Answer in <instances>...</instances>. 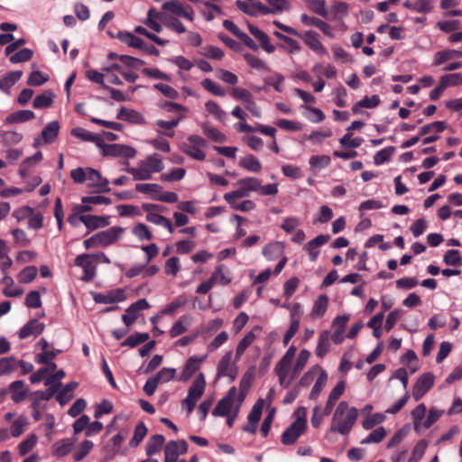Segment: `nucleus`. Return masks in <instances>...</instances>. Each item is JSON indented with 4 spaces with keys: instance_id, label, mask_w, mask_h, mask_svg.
<instances>
[{
    "instance_id": "nucleus-1",
    "label": "nucleus",
    "mask_w": 462,
    "mask_h": 462,
    "mask_svg": "<svg viewBox=\"0 0 462 462\" xmlns=\"http://www.w3.org/2000/svg\"><path fill=\"white\" fill-rule=\"evenodd\" d=\"M358 418V410L350 407L345 401L340 402L332 416L330 432L347 435L353 429Z\"/></svg>"
},
{
    "instance_id": "nucleus-2",
    "label": "nucleus",
    "mask_w": 462,
    "mask_h": 462,
    "mask_svg": "<svg viewBox=\"0 0 462 462\" xmlns=\"http://www.w3.org/2000/svg\"><path fill=\"white\" fill-rule=\"evenodd\" d=\"M164 169V163L157 153L147 156L140 161L136 167L127 169V172L132 174L136 180H150L153 173L162 171Z\"/></svg>"
},
{
    "instance_id": "nucleus-3",
    "label": "nucleus",
    "mask_w": 462,
    "mask_h": 462,
    "mask_svg": "<svg viewBox=\"0 0 462 462\" xmlns=\"http://www.w3.org/2000/svg\"><path fill=\"white\" fill-rule=\"evenodd\" d=\"M245 400L244 393H237L236 387H232L226 397L220 400L212 411L214 416H228L234 413L235 416L238 413L240 406Z\"/></svg>"
},
{
    "instance_id": "nucleus-4",
    "label": "nucleus",
    "mask_w": 462,
    "mask_h": 462,
    "mask_svg": "<svg viewBox=\"0 0 462 462\" xmlns=\"http://www.w3.org/2000/svg\"><path fill=\"white\" fill-rule=\"evenodd\" d=\"M293 415L295 420L282 435V443L284 445L294 444L307 428V409L305 407H299Z\"/></svg>"
},
{
    "instance_id": "nucleus-5",
    "label": "nucleus",
    "mask_w": 462,
    "mask_h": 462,
    "mask_svg": "<svg viewBox=\"0 0 462 462\" xmlns=\"http://www.w3.org/2000/svg\"><path fill=\"white\" fill-rule=\"evenodd\" d=\"M236 186V190L227 192L224 195L226 202H233L234 199H239L250 195L251 192L257 191L260 189V180L254 177H247L239 180Z\"/></svg>"
},
{
    "instance_id": "nucleus-6",
    "label": "nucleus",
    "mask_w": 462,
    "mask_h": 462,
    "mask_svg": "<svg viewBox=\"0 0 462 462\" xmlns=\"http://www.w3.org/2000/svg\"><path fill=\"white\" fill-rule=\"evenodd\" d=\"M205 387V376L199 374L189 387L187 397L182 401V406L186 407L188 413H191L194 410L196 403L204 393Z\"/></svg>"
},
{
    "instance_id": "nucleus-7",
    "label": "nucleus",
    "mask_w": 462,
    "mask_h": 462,
    "mask_svg": "<svg viewBox=\"0 0 462 462\" xmlns=\"http://www.w3.org/2000/svg\"><path fill=\"white\" fill-rule=\"evenodd\" d=\"M207 145V142L204 138L197 134H191L188 137L187 143H184L181 149L188 156L198 161H204L206 153L203 149L206 148Z\"/></svg>"
},
{
    "instance_id": "nucleus-8",
    "label": "nucleus",
    "mask_w": 462,
    "mask_h": 462,
    "mask_svg": "<svg viewBox=\"0 0 462 462\" xmlns=\"http://www.w3.org/2000/svg\"><path fill=\"white\" fill-rule=\"evenodd\" d=\"M233 351L228 350L219 360L217 366V377H227L229 382H233L237 374L238 367L236 365V360L232 361Z\"/></svg>"
},
{
    "instance_id": "nucleus-9",
    "label": "nucleus",
    "mask_w": 462,
    "mask_h": 462,
    "mask_svg": "<svg viewBox=\"0 0 462 462\" xmlns=\"http://www.w3.org/2000/svg\"><path fill=\"white\" fill-rule=\"evenodd\" d=\"M162 9L164 11V14H174L189 22H193L195 18L193 8L187 4L180 2L179 0H170L165 2L162 5Z\"/></svg>"
},
{
    "instance_id": "nucleus-10",
    "label": "nucleus",
    "mask_w": 462,
    "mask_h": 462,
    "mask_svg": "<svg viewBox=\"0 0 462 462\" xmlns=\"http://www.w3.org/2000/svg\"><path fill=\"white\" fill-rule=\"evenodd\" d=\"M99 148L101 149V153L104 156L131 159L136 155V150L134 148L120 143L106 144L101 141Z\"/></svg>"
},
{
    "instance_id": "nucleus-11",
    "label": "nucleus",
    "mask_w": 462,
    "mask_h": 462,
    "mask_svg": "<svg viewBox=\"0 0 462 462\" xmlns=\"http://www.w3.org/2000/svg\"><path fill=\"white\" fill-rule=\"evenodd\" d=\"M75 264L79 266L84 271L82 280L84 282H90L96 276L97 272V262L92 254H82L76 257Z\"/></svg>"
},
{
    "instance_id": "nucleus-12",
    "label": "nucleus",
    "mask_w": 462,
    "mask_h": 462,
    "mask_svg": "<svg viewBox=\"0 0 462 462\" xmlns=\"http://www.w3.org/2000/svg\"><path fill=\"white\" fill-rule=\"evenodd\" d=\"M188 451V444L185 440H171L164 449V461L176 462L180 455H183Z\"/></svg>"
},
{
    "instance_id": "nucleus-13",
    "label": "nucleus",
    "mask_w": 462,
    "mask_h": 462,
    "mask_svg": "<svg viewBox=\"0 0 462 462\" xmlns=\"http://www.w3.org/2000/svg\"><path fill=\"white\" fill-rule=\"evenodd\" d=\"M434 375L431 373L422 374L416 381L413 389L412 396L415 401H419L422 396L430 391L434 383Z\"/></svg>"
},
{
    "instance_id": "nucleus-14",
    "label": "nucleus",
    "mask_w": 462,
    "mask_h": 462,
    "mask_svg": "<svg viewBox=\"0 0 462 462\" xmlns=\"http://www.w3.org/2000/svg\"><path fill=\"white\" fill-rule=\"evenodd\" d=\"M93 300L99 304H112L125 300L126 295L124 289L111 290L106 293L94 292Z\"/></svg>"
},
{
    "instance_id": "nucleus-15",
    "label": "nucleus",
    "mask_w": 462,
    "mask_h": 462,
    "mask_svg": "<svg viewBox=\"0 0 462 462\" xmlns=\"http://www.w3.org/2000/svg\"><path fill=\"white\" fill-rule=\"evenodd\" d=\"M60 131L58 121H52L45 125L41 135L33 141V147H38L43 143H51L57 138Z\"/></svg>"
},
{
    "instance_id": "nucleus-16",
    "label": "nucleus",
    "mask_w": 462,
    "mask_h": 462,
    "mask_svg": "<svg viewBox=\"0 0 462 462\" xmlns=\"http://www.w3.org/2000/svg\"><path fill=\"white\" fill-rule=\"evenodd\" d=\"M299 37H301L304 43L318 55L324 56L328 54V51L322 44L320 37L317 32L312 30L306 31L304 33L300 34Z\"/></svg>"
},
{
    "instance_id": "nucleus-17",
    "label": "nucleus",
    "mask_w": 462,
    "mask_h": 462,
    "mask_svg": "<svg viewBox=\"0 0 462 462\" xmlns=\"http://www.w3.org/2000/svg\"><path fill=\"white\" fill-rule=\"evenodd\" d=\"M150 308L148 301L145 299L138 300L131 304L122 316L123 322L130 327L138 318L140 310H147Z\"/></svg>"
},
{
    "instance_id": "nucleus-18",
    "label": "nucleus",
    "mask_w": 462,
    "mask_h": 462,
    "mask_svg": "<svg viewBox=\"0 0 462 462\" xmlns=\"http://www.w3.org/2000/svg\"><path fill=\"white\" fill-rule=\"evenodd\" d=\"M125 234V228L112 226L106 230L97 233L101 247H106L116 243Z\"/></svg>"
},
{
    "instance_id": "nucleus-19",
    "label": "nucleus",
    "mask_w": 462,
    "mask_h": 462,
    "mask_svg": "<svg viewBox=\"0 0 462 462\" xmlns=\"http://www.w3.org/2000/svg\"><path fill=\"white\" fill-rule=\"evenodd\" d=\"M236 6L245 14L250 16H257L259 14H268V6L260 1L247 3L243 1H236Z\"/></svg>"
},
{
    "instance_id": "nucleus-20",
    "label": "nucleus",
    "mask_w": 462,
    "mask_h": 462,
    "mask_svg": "<svg viewBox=\"0 0 462 462\" xmlns=\"http://www.w3.org/2000/svg\"><path fill=\"white\" fill-rule=\"evenodd\" d=\"M223 26L236 36L245 46L253 51L258 50V45L246 33L242 32L232 21L225 20L223 22Z\"/></svg>"
},
{
    "instance_id": "nucleus-21",
    "label": "nucleus",
    "mask_w": 462,
    "mask_h": 462,
    "mask_svg": "<svg viewBox=\"0 0 462 462\" xmlns=\"http://www.w3.org/2000/svg\"><path fill=\"white\" fill-rule=\"evenodd\" d=\"M291 370V362L284 360L282 358L277 363L274 367V372L278 376V381L281 386L288 388L291 384V380L288 379V375Z\"/></svg>"
},
{
    "instance_id": "nucleus-22",
    "label": "nucleus",
    "mask_w": 462,
    "mask_h": 462,
    "mask_svg": "<svg viewBox=\"0 0 462 462\" xmlns=\"http://www.w3.org/2000/svg\"><path fill=\"white\" fill-rule=\"evenodd\" d=\"M45 325L39 322L36 319H30L19 331L21 339L27 338L30 336L37 337L42 333Z\"/></svg>"
},
{
    "instance_id": "nucleus-23",
    "label": "nucleus",
    "mask_w": 462,
    "mask_h": 462,
    "mask_svg": "<svg viewBox=\"0 0 462 462\" xmlns=\"http://www.w3.org/2000/svg\"><path fill=\"white\" fill-rule=\"evenodd\" d=\"M206 356L198 357L196 356H190L184 366L183 372L180 376V380L188 381L199 368L201 363L206 359Z\"/></svg>"
},
{
    "instance_id": "nucleus-24",
    "label": "nucleus",
    "mask_w": 462,
    "mask_h": 462,
    "mask_svg": "<svg viewBox=\"0 0 462 462\" xmlns=\"http://www.w3.org/2000/svg\"><path fill=\"white\" fill-rule=\"evenodd\" d=\"M329 239L328 235H319L304 246V249L309 253L310 261H316L319 254V247L328 243Z\"/></svg>"
},
{
    "instance_id": "nucleus-25",
    "label": "nucleus",
    "mask_w": 462,
    "mask_h": 462,
    "mask_svg": "<svg viewBox=\"0 0 462 462\" xmlns=\"http://www.w3.org/2000/svg\"><path fill=\"white\" fill-rule=\"evenodd\" d=\"M88 172V186L93 188H97L101 192H108L110 189L108 188V180L103 178L99 171L95 169L90 168Z\"/></svg>"
},
{
    "instance_id": "nucleus-26",
    "label": "nucleus",
    "mask_w": 462,
    "mask_h": 462,
    "mask_svg": "<svg viewBox=\"0 0 462 462\" xmlns=\"http://www.w3.org/2000/svg\"><path fill=\"white\" fill-rule=\"evenodd\" d=\"M23 134L17 130H0V142L5 146L16 145L22 142Z\"/></svg>"
},
{
    "instance_id": "nucleus-27",
    "label": "nucleus",
    "mask_w": 462,
    "mask_h": 462,
    "mask_svg": "<svg viewBox=\"0 0 462 462\" xmlns=\"http://www.w3.org/2000/svg\"><path fill=\"white\" fill-rule=\"evenodd\" d=\"M248 28L250 32L260 42L263 49L266 52L273 53L275 51L274 45L271 43L270 38L265 32L254 25H249Z\"/></svg>"
},
{
    "instance_id": "nucleus-28",
    "label": "nucleus",
    "mask_w": 462,
    "mask_h": 462,
    "mask_svg": "<svg viewBox=\"0 0 462 462\" xmlns=\"http://www.w3.org/2000/svg\"><path fill=\"white\" fill-rule=\"evenodd\" d=\"M35 118V114L31 110H19L11 113L4 121L5 125L24 123Z\"/></svg>"
},
{
    "instance_id": "nucleus-29",
    "label": "nucleus",
    "mask_w": 462,
    "mask_h": 462,
    "mask_svg": "<svg viewBox=\"0 0 462 462\" xmlns=\"http://www.w3.org/2000/svg\"><path fill=\"white\" fill-rule=\"evenodd\" d=\"M145 219L155 226L165 228L170 234L174 232V226L171 219L160 213L146 215Z\"/></svg>"
},
{
    "instance_id": "nucleus-30",
    "label": "nucleus",
    "mask_w": 462,
    "mask_h": 462,
    "mask_svg": "<svg viewBox=\"0 0 462 462\" xmlns=\"http://www.w3.org/2000/svg\"><path fill=\"white\" fill-rule=\"evenodd\" d=\"M328 306V298L326 295H319L315 300L310 316L312 319L321 318L325 315Z\"/></svg>"
},
{
    "instance_id": "nucleus-31",
    "label": "nucleus",
    "mask_w": 462,
    "mask_h": 462,
    "mask_svg": "<svg viewBox=\"0 0 462 462\" xmlns=\"http://www.w3.org/2000/svg\"><path fill=\"white\" fill-rule=\"evenodd\" d=\"M21 70L11 71L0 79V90L9 94L10 88L21 79Z\"/></svg>"
},
{
    "instance_id": "nucleus-32",
    "label": "nucleus",
    "mask_w": 462,
    "mask_h": 462,
    "mask_svg": "<svg viewBox=\"0 0 462 462\" xmlns=\"http://www.w3.org/2000/svg\"><path fill=\"white\" fill-rule=\"evenodd\" d=\"M284 245L282 242H273L263 248V254L267 260H274L282 255Z\"/></svg>"
},
{
    "instance_id": "nucleus-33",
    "label": "nucleus",
    "mask_w": 462,
    "mask_h": 462,
    "mask_svg": "<svg viewBox=\"0 0 462 462\" xmlns=\"http://www.w3.org/2000/svg\"><path fill=\"white\" fill-rule=\"evenodd\" d=\"M210 279L214 284L218 283L221 285H227L232 281L230 272L224 265L217 266L212 273Z\"/></svg>"
},
{
    "instance_id": "nucleus-34",
    "label": "nucleus",
    "mask_w": 462,
    "mask_h": 462,
    "mask_svg": "<svg viewBox=\"0 0 462 462\" xmlns=\"http://www.w3.org/2000/svg\"><path fill=\"white\" fill-rule=\"evenodd\" d=\"M117 38L121 40V42L126 43L128 46L133 48L142 50L145 47V43L142 39L129 32H119L117 34Z\"/></svg>"
},
{
    "instance_id": "nucleus-35",
    "label": "nucleus",
    "mask_w": 462,
    "mask_h": 462,
    "mask_svg": "<svg viewBox=\"0 0 462 462\" xmlns=\"http://www.w3.org/2000/svg\"><path fill=\"white\" fill-rule=\"evenodd\" d=\"M165 438L161 434L152 436L146 443V454L151 457L157 454L162 448Z\"/></svg>"
},
{
    "instance_id": "nucleus-36",
    "label": "nucleus",
    "mask_w": 462,
    "mask_h": 462,
    "mask_svg": "<svg viewBox=\"0 0 462 462\" xmlns=\"http://www.w3.org/2000/svg\"><path fill=\"white\" fill-rule=\"evenodd\" d=\"M330 347V332L324 330L319 334L318 345L316 347V355L323 358L328 352Z\"/></svg>"
},
{
    "instance_id": "nucleus-37",
    "label": "nucleus",
    "mask_w": 462,
    "mask_h": 462,
    "mask_svg": "<svg viewBox=\"0 0 462 462\" xmlns=\"http://www.w3.org/2000/svg\"><path fill=\"white\" fill-rule=\"evenodd\" d=\"M23 386L24 382L21 380L14 381L9 385V390L12 393L11 398L16 403L24 400L27 395V391Z\"/></svg>"
},
{
    "instance_id": "nucleus-38",
    "label": "nucleus",
    "mask_w": 462,
    "mask_h": 462,
    "mask_svg": "<svg viewBox=\"0 0 462 462\" xmlns=\"http://www.w3.org/2000/svg\"><path fill=\"white\" fill-rule=\"evenodd\" d=\"M53 98L54 94L51 90H46L34 98L32 106L36 109L48 108L53 104Z\"/></svg>"
},
{
    "instance_id": "nucleus-39",
    "label": "nucleus",
    "mask_w": 462,
    "mask_h": 462,
    "mask_svg": "<svg viewBox=\"0 0 462 462\" xmlns=\"http://www.w3.org/2000/svg\"><path fill=\"white\" fill-rule=\"evenodd\" d=\"M135 190L149 195L152 199L156 200V197L162 190V187L157 183H138L135 185Z\"/></svg>"
},
{
    "instance_id": "nucleus-40",
    "label": "nucleus",
    "mask_w": 462,
    "mask_h": 462,
    "mask_svg": "<svg viewBox=\"0 0 462 462\" xmlns=\"http://www.w3.org/2000/svg\"><path fill=\"white\" fill-rule=\"evenodd\" d=\"M73 446L74 441L69 439L57 441L52 446L53 455L59 457H65L71 451Z\"/></svg>"
},
{
    "instance_id": "nucleus-41",
    "label": "nucleus",
    "mask_w": 462,
    "mask_h": 462,
    "mask_svg": "<svg viewBox=\"0 0 462 462\" xmlns=\"http://www.w3.org/2000/svg\"><path fill=\"white\" fill-rule=\"evenodd\" d=\"M3 283L5 285L3 293L6 297H19L23 293V290L19 287L14 286V280L8 274H5L2 279Z\"/></svg>"
},
{
    "instance_id": "nucleus-42",
    "label": "nucleus",
    "mask_w": 462,
    "mask_h": 462,
    "mask_svg": "<svg viewBox=\"0 0 462 462\" xmlns=\"http://www.w3.org/2000/svg\"><path fill=\"white\" fill-rule=\"evenodd\" d=\"M83 224L88 229L94 230L101 226H106L108 225V220L106 217L84 215Z\"/></svg>"
},
{
    "instance_id": "nucleus-43",
    "label": "nucleus",
    "mask_w": 462,
    "mask_h": 462,
    "mask_svg": "<svg viewBox=\"0 0 462 462\" xmlns=\"http://www.w3.org/2000/svg\"><path fill=\"white\" fill-rule=\"evenodd\" d=\"M328 374L325 370H320L319 376L310 393V399L315 400L319 397L327 384Z\"/></svg>"
},
{
    "instance_id": "nucleus-44",
    "label": "nucleus",
    "mask_w": 462,
    "mask_h": 462,
    "mask_svg": "<svg viewBox=\"0 0 462 462\" xmlns=\"http://www.w3.org/2000/svg\"><path fill=\"white\" fill-rule=\"evenodd\" d=\"M239 166L251 172H259L262 169L260 161L252 154L241 158Z\"/></svg>"
},
{
    "instance_id": "nucleus-45",
    "label": "nucleus",
    "mask_w": 462,
    "mask_h": 462,
    "mask_svg": "<svg viewBox=\"0 0 462 462\" xmlns=\"http://www.w3.org/2000/svg\"><path fill=\"white\" fill-rule=\"evenodd\" d=\"M268 4V14H282L291 10V3L289 0H265Z\"/></svg>"
},
{
    "instance_id": "nucleus-46",
    "label": "nucleus",
    "mask_w": 462,
    "mask_h": 462,
    "mask_svg": "<svg viewBox=\"0 0 462 462\" xmlns=\"http://www.w3.org/2000/svg\"><path fill=\"white\" fill-rule=\"evenodd\" d=\"M71 134L74 137H77L83 141L93 142L97 144V147H99V145H101L102 140L97 135H96L83 128H80V127L73 128L71 130Z\"/></svg>"
},
{
    "instance_id": "nucleus-47",
    "label": "nucleus",
    "mask_w": 462,
    "mask_h": 462,
    "mask_svg": "<svg viewBox=\"0 0 462 462\" xmlns=\"http://www.w3.org/2000/svg\"><path fill=\"white\" fill-rule=\"evenodd\" d=\"M190 325V319L188 316L180 317L172 326L170 330V335L171 337H175L180 336L187 331L189 326Z\"/></svg>"
},
{
    "instance_id": "nucleus-48",
    "label": "nucleus",
    "mask_w": 462,
    "mask_h": 462,
    "mask_svg": "<svg viewBox=\"0 0 462 462\" xmlns=\"http://www.w3.org/2000/svg\"><path fill=\"white\" fill-rule=\"evenodd\" d=\"M77 386V382H70L62 388L56 397L60 405H65L73 397V391Z\"/></svg>"
},
{
    "instance_id": "nucleus-49",
    "label": "nucleus",
    "mask_w": 462,
    "mask_h": 462,
    "mask_svg": "<svg viewBox=\"0 0 462 462\" xmlns=\"http://www.w3.org/2000/svg\"><path fill=\"white\" fill-rule=\"evenodd\" d=\"M255 335L253 331L248 332L237 344L236 349V360L238 361L246 348L255 340Z\"/></svg>"
},
{
    "instance_id": "nucleus-50",
    "label": "nucleus",
    "mask_w": 462,
    "mask_h": 462,
    "mask_svg": "<svg viewBox=\"0 0 462 462\" xmlns=\"http://www.w3.org/2000/svg\"><path fill=\"white\" fill-rule=\"evenodd\" d=\"M426 414V406L424 403L419 404L412 411L411 418L415 430L423 429V418Z\"/></svg>"
},
{
    "instance_id": "nucleus-51",
    "label": "nucleus",
    "mask_w": 462,
    "mask_h": 462,
    "mask_svg": "<svg viewBox=\"0 0 462 462\" xmlns=\"http://www.w3.org/2000/svg\"><path fill=\"white\" fill-rule=\"evenodd\" d=\"M205 108L208 114L218 121H224L226 118V113L215 101L209 100L206 102Z\"/></svg>"
},
{
    "instance_id": "nucleus-52",
    "label": "nucleus",
    "mask_w": 462,
    "mask_h": 462,
    "mask_svg": "<svg viewBox=\"0 0 462 462\" xmlns=\"http://www.w3.org/2000/svg\"><path fill=\"white\" fill-rule=\"evenodd\" d=\"M202 131L203 134L212 141L216 143H225L226 142L227 138L226 134H224L222 132L217 130V128L210 127L208 125H202Z\"/></svg>"
},
{
    "instance_id": "nucleus-53",
    "label": "nucleus",
    "mask_w": 462,
    "mask_h": 462,
    "mask_svg": "<svg viewBox=\"0 0 462 462\" xmlns=\"http://www.w3.org/2000/svg\"><path fill=\"white\" fill-rule=\"evenodd\" d=\"M132 233L134 236H136L140 241L144 240H152L153 236L152 232L150 231L149 227L143 224V223H138L136 224L133 229Z\"/></svg>"
},
{
    "instance_id": "nucleus-54",
    "label": "nucleus",
    "mask_w": 462,
    "mask_h": 462,
    "mask_svg": "<svg viewBox=\"0 0 462 462\" xmlns=\"http://www.w3.org/2000/svg\"><path fill=\"white\" fill-rule=\"evenodd\" d=\"M305 2L311 12L322 17L328 16V10L326 8L325 0H305Z\"/></svg>"
},
{
    "instance_id": "nucleus-55",
    "label": "nucleus",
    "mask_w": 462,
    "mask_h": 462,
    "mask_svg": "<svg viewBox=\"0 0 462 462\" xmlns=\"http://www.w3.org/2000/svg\"><path fill=\"white\" fill-rule=\"evenodd\" d=\"M17 367V360L14 357H3L0 359V375L9 374Z\"/></svg>"
},
{
    "instance_id": "nucleus-56",
    "label": "nucleus",
    "mask_w": 462,
    "mask_h": 462,
    "mask_svg": "<svg viewBox=\"0 0 462 462\" xmlns=\"http://www.w3.org/2000/svg\"><path fill=\"white\" fill-rule=\"evenodd\" d=\"M163 23L167 28L175 31L178 33H184L186 32V28L183 23L172 15L164 14Z\"/></svg>"
},
{
    "instance_id": "nucleus-57",
    "label": "nucleus",
    "mask_w": 462,
    "mask_h": 462,
    "mask_svg": "<svg viewBox=\"0 0 462 462\" xmlns=\"http://www.w3.org/2000/svg\"><path fill=\"white\" fill-rule=\"evenodd\" d=\"M386 436V430L383 427H379L373 430L365 439L361 440V444L379 443Z\"/></svg>"
},
{
    "instance_id": "nucleus-58",
    "label": "nucleus",
    "mask_w": 462,
    "mask_h": 462,
    "mask_svg": "<svg viewBox=\"0 0 462 462\" xmlns=\"http://www.w3.org/2000/svg\"><path fill=\"white\" fill-rule=\"evenodd\" d=\"M38 269L33 266L30 265L25 268H23L18 274V281L22 283H28L32 282L35 277L37 276Z\"/></svg>"
},
{
    "instance_id": "nucleus-59",
    "label": "nucleus",
    "mask_w": 462,
    "mask_h": 462,
    "mask_svg": "<svg viewBox=\"0 0 462 462\" xmlns=\"http://www.w3.org/2000/svg\"><path fill=\"white\" fill-rule=\"evenodd\" d=\"M147 430H147L146 426L144 425V423L139 422L134 429V436L129 443L130 446L137 447L142 442V440L144 439V437L146 436Z\"/></svg>"
},
{
    "instance_id": "nucleus-60",
    "label": "nucleus",
    "mask_w": 462,
    "mask_h": 462,
    "mask_svg": "<svg viewBox=\"0 0 462 462\" xmlns=\"http://www.w3.org/2000/svg\"><path fill=\"white\" fill-rule=\"evenodd\" d=\"M264 402L263 399H259L254 405L253 406L250 413L248 414V422L258 424V421L261 419L263 409Z\"/></svg>"
},
{
    "instance_id": "nucleus-61",
    "label": "nucleus",
    "mask_w": 462,
    "mask_h": 462,
    "mask_svg": "<svg viewBox=\"0 0 462 462\" xmlns=\"http://www.w3.org/2000/svg\"><path fill=\"white\" fill-rule=\"evenodd\" d=\"M149 334L148 333H134L131 336H129L123 343L122 346H130L134 347L138 346L141 343H143L149 339Z\"/></svg>"
},
{
    "instance_id": "nucleus-62",
    "label": "nucleus",
    "mask_w": 462,
    "mask_h": 462,
    "mask_svg": "<svg viewBox=\"0 0 462 462\" xmlns=\"http://www.w3.org/2000/svg\"><path fill=\"white\" fill-rule=\"evenodd\" d=\"M330 157L328 155H314L310 158V165L313 170H321L330 164Z\"/></svg>"
},
{
    "instance_id": "nucleus-63",
    "label": "nucleus",
    "mask_w": 462,
    "mask_h": 462,
    "mask_svg": "<svg viewBox=\"0 0 462 462\" xmlns=\"http://www.w3.org/2000/svg\"><path fill=\"white\" fill-rule=\"evenodd\" d=\"M201 86L206 89L208 90V92H210L211 94L215 95V96H217V97H223L225 96V91L224 89L220 87V85H218L217 83H216L215 81H213L212 79H205L201 81Z\"/></svg>"
},
{
    "instance_id": "nucleus-64",
    "label": "nucleus",
    "mask_w": 462,
    "mask_h": 462,
    "mask_svg": "<svg viewBox=\"0 0 462 462\" xmlns=\"http://www.w3.org/2000/svg\"><path fill=\"white\" fill-rule=\"evenodd\" d=\"M444 263L448 265L460 266L462 264V258L459 252L455 249L447 251L444 255Z\"/></svg>"
}]
</instances>
